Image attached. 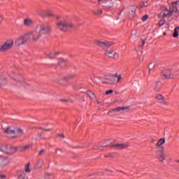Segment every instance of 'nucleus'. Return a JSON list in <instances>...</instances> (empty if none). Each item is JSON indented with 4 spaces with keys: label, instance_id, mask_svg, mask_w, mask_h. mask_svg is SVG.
<instances>
[{
    "label": "nucleus",
    "instance_id": "f03ea898",
    "mask_svg": "<svg viewBox=\"0 0 179 179\" xmlns=\"http://www.w3.org/2000/svg\"><path fill=\"white\" fill-rule=\"evenodd\" d=\"M122 80V76L121 74L115 73L108 76L105 80L102 81L104 85H117Z\"/></svg>",
    "mask_w": 179,
    "mask_h": 179
},
{
    "label": "nucleus",
    "instance_id": "dca6fc26",
    "mask_svg": "<svg viewBox=\"0 0 179 179\" xmlns=\"http://www.w3.org/2000/svg\"><path fill=\"white\" fill-rule=\"evenodd\" d=\"M19 150V147L8 146L7 150V155H15Z\"/></svg>",
    "mask_w": 179,
    "mask_h": 179
},
{
    "label": "nucleus",
    "instance_id": "a878e982",
    "mask_svg": "<svg viewBox=\"0 0 179 179\" xmlns=\"http://www.w3.org/2000/svg\"><path fill=\"white\" fill-rule=\"evenodd\" d=\"M31 146L32 145L29 144L22 147H18V149L20 150V152H26V150H27V149H29V148H31Z\"/></svg>",
    "mask_w": 179,
    "mask_h": 179
},
{
    "label": "nucleus",
    "instance_id": "f257e3e1",
    "mask_svg": "<svg viewBox=\"0 0 179 179\" xmlns=\"http://www.w3.org/2000/svg\"><path fill=\"white\" fill-rule=\"evenodd\" d=\"M52 31V27L50 24L41 22L36 25L35 29L30 32L29 37L32 41H38L43 34H50Z\"/></svg>",
    "mask_w": 179,
    "mask_h": 179
},
{
    "label": "nucleus",
    "instance_id": "c03bdc74",
    "mask_svg": "<svg viewBox=\"0 0 179 179\" xmlns=\"http://www.w3.org/2000/svg\"><path fill=\"white\" fill-rule=\"evenodd\" d=\"M148 20V15H145L142 17L141 20H143V22H145Z\"/></svg>",
    "mask_w": 179,
    "mask_h": 179
},
{
    "label": "nucleus",
    "instance_id": "9d476101",
    "mask_svg": "<svg viewBox=\"0 0 179 179\" xmlns=\"http://www.w3.org/2000/svg\"><path fill=\"white\" fill-rule=\"evenodd\" d=\"M129 110V106H119L108 112V115H113V112Z\"/></svg>",
    "mask_w": 179,
    "mask_h": 179
},
{
    "label": "nucleus",
    "instance_id": "423d86ee",
    "mask_svg": "<svg viewBox=\"0 0 179 179\" xmlns=\"http://www.w3.org/2000/svg\"><path fill=\"white\" fill-rule=\"evenodd\" d=\"M11 78L15 82H17V83H20V85L24 86V87L29 86V85H27L24 83V78L20 74H16L15 73H13V76H11Z\"/></svg>",
    "mask_w": 179,
    "mask_h": 179
},
{
    "label": "nucleus",
    "instance_id": "39448f33",
    "mask_svg": "<svg viewBox=\"0 0 179 179\" xmlns=\"http://www.w3.org/2000/svg\"><path fill=\"white\" fill-rule=\"evenodd\" d=\"M27 40H29V36L22 35L15 40V44L17 47H20L24 45L27 43Z\"/></svg>",
    "mask_w": 179,
    "mask_h": 179
},
{
    "label": "nucleus",
    "instance_id": "4d7b16f0",
    "mask_svg": "<svg viewBox=\"0 0 179 179\" xmlns=\"http://www.w3.org/2000/svg\"><path fill=\"white\" fill-rule=\"evenodd\" d=\"M143 6H146L145 5V3H143Z\"/></svg>",
    "mask_w": 179,
    "mask_h": 179
},
{
    "label": "nucleus",
    "instance_id": "5701e85b",
    "mask_svg": "<svg viewBox=\"0 0 179 179\" xmlns=\"http://www.w3.org/2000/svg\"><path fill=\"white\" fill-rule=\"evenodd\" d=\"M112 148H115L116 149H125V148H128V145H126V144H113V145H112Z\"/></svg>",
    "mask_w": 179,
    "mask_h": 179
},
{
    "label": "nucleus",
    "instance_id": "de8ad7c7",
    "mask_svg": "<svg viewBox=\"0 0 179 179\" xmlns=\"http://www.w3.org/2000/svg\"><path fill=\"white\" fill-rule=\"evenodd\" d=\"M3 21V16L0 15V24L2 23Z\"/></svg>",
    "mask_w": 179,
    "mask_h": 179
},
{
    "label": "nucleus",
    "instance_id": "a18cd8bd",
    "mask_svg": "<svg viewBox=\"0 0 179 179\" xmlns=\"http://www.w3.org/2000/svg\"><path fill=\"white\" fill-rule=\"evenodd\" d=\"M106 157H115V153L109 154L106 155Z\"/></svg>",
    "mask_w": 179,
    "mask_h": 179
},
{
    "label": "nucleus",
    "instance_id": "a19ab883",
    "mask_svg": "<svg viewBox=\"0 0 179 179\" xmlns=\"http://www.w3.org/2000/svg\"><path fill=\"white\" fill-rule=\"evenodd\" d=\"M114 93V90H110L106 92L105 94L108 95V94H113Z\"/></svg>",
    "mask_w": 179,
    "mask_h": 179
},
{
    "label": "nucleus",
    "instance_id": "864d4df0",
    "mask_svg": "<svg viewBox=\"0 0 179 179\" xmlns=\"http://www.w3.org/2000/svg\"><path fill=\"white\" fill-rule=\"evenodd\" d=\"M149 71H152V69L150 68V66H149Z\"/></svg>",
    "mask_w": 179,
    "mask_h": 179
},
{
    "label": "nucleus",
    "instance_id": "c9c22d12",
    "mask_svg": "<svg viewBox=\"0 0 179 179\" xmlns=\"http://www.w3.org/2000/svg\"><path fill=\"white\" fill-rule=\"evenodd\" d=\"M178 31H179V27H177L174 29V33L173 34V37H175V38H177V37H178Z\"/></svg>",
    "mask_w": 179,
    "mask_h": 179
},
{
    "label": "nucleus",
    "instance_id": "7ed1b4c3",
    "mask_svg": "<svg viewBox=\"0 0 179 179\" xmlns=\"http://www.w3.org/2000/svg\"><path fill=\"white\" fill-rule=\"evenodd\" d=\"M56 26L57 29L61 31H68V29H73V27H75V25H73V24L68 20L57 22L56 23Z\"/></svg>",
    "mask_w": 179,
    "mask_h": 179
},
{
    "label": "nucleus",
    "instance_id": "680f3d73",
    "mask_svg": "<svg viewBox=\"0 0 179 179\" xmlns=\"http://www.w3.org/2000/svg\"><path fill=\"white\" fill-rule=\"evenodd\" d=\"M1 1H5V0H1Z\"/></svg>",
    "mask_w": 179,
    "mask_h": 179
},
{
    "label": "nucleus",
    "instance_id": "6e6552de",
    "mask_svg": "<svg viewBox=\"0 0 179 179\" xmlns=\"http://www.w3.org/2000/svg\"><path fill=\"white\" fill-rule=\"evenodd\" d=\"M10 163L9 158L5 156H0V167H6Z\"/></svg>",
    "mask_w": 179,
    "mask_h": 179
},
{
    "label": "nucleus",
    "instance_id": "20e7f679",
    "mask_svg": "<svg viewBox=\"0 0 179 179\" xmlns=\"http://www.w3.org/2000/svg\"><path fill=\"white\" fill-rule=\"evenodd\" d=\"M15 42L13 39H8L0 47V52H6L9 51L13 47Z\"/></svg>",
    "mask_w": 179,
    "mask_h": 179
},
{
    "label": "nucleus",
    "instance_id": "13d9d810",
    "mask_svg": "<svg viewBox=\"0 0 179 179\" xmlns=\"http://www.w3.org/2000/svg\"><path fill=\"white\" fill-rule=\"evenodd\" d=\"M166 34H167L166 32H164V36H166Z\"/></svg>",
    "mask_w": 179,
    "mask_h": 179
},
{
    "label": "nucleus",
    "instance_id": "37998d69",
    "mask_svg": "<svg viewBox=\"0 0 179 179\" xmlns=\"http://www.w3.org/2000/svg\"><path fill=\"white\" fill-rule=\"evenodd\" d=\"M161 16H162V17H167V16H169L167 14H166V13L164 11H162L160 13Z\"/></svg>",
    "mask_w": 179,
    "mask_h": 179
},
{
    "label": "nucleus",
    "instance_id": "c756f323",
    "mask_svg": "<svg viewBox=\"0 0 179 179\" xmlns=\"http://www.w3.org/2000/svg\"><path fill=\"white\" fill-rule=\"evenodd\" d=\"M8 146L6 145H1L0 147V151L1 152H3L4 153H6V155H7V153H8Z\"/></svg>",
    "mask_w": 179,
    "mask_h": 179
},
{
    "label": "nucleus",
    "instance_id": "f704fd0d",
    "mask_svg": "<svg viewBox=\"0 0 179 179\" xmlns=\"http://www.w3.org/2000/svg\"><path fill=\"white\" fill-rule=\"evenodd\" d=\"M100 145L103 150L104 148H107L108 146V140H105L102 142V144H100Z\"/></svg>",
    "mask_w": 179,
    "mask_h": 179
},
{
    "label": "nucleus",
    "instance_id": "4be33fe9",
    "mask_svg": "<svg viewBox=\"0 0 179 179\" xmlns=\"http://www.w3.org/2000/svg\"><path fill=\"white\" fill-rule=\"evenodd\" d=\"M44 166V159H39L35 164V169H41Z\"/></svg>",
    "mask_w": 179,
    "mask_h": 179
},
{
    "label": "nucleus",
    "instance_id": "7c9ffc66",
    "mask_svg": "<svg viewBox=\"0 0 179 179\" xmlns=\"http://www.w3.org/2000/svg\"><path fill=\"white\" fill-rule=\"evenodd\" d=\"M164 143H166V140L164 138H160L157 143V146L160 148V146H163Z\"/></svg>",
    "mask_w": 179,
    "mask_h": 179
},
{
    "label": "nucleus",
    "instance_id": "a211bd4d",
    "mask_svg": "<svg viewBox=\"0 0 179 179\" xmlns=\"http://www.w3.org/2000/svg\"><path fill=\"white\" fill-rule=\"evenodd\" d=\"M15 134L12 136V138H19V135H23V130L20 127H17L15 129Z\"/></svg>",
    "mask_w": 179,
    "mask_h": 179
},
{
    "label": "nucleus",
    "instance_id": "3c124183",
    "mask_svg": "<svg viewBox=\"0 0 179 179\" xmlns=\"http://www.w3.org/2000/svg\"><path fill=\"white\" fill-rule=\"evenodd\" d=\"M43 131H51V129H43Z\"/></svg>",
    "mask_w": 179,
    "mask_h": 179
},
{
    "label": "nucleus",
    "instance_id": "603ef678",
    "mask_svg": "<svg viewBox=\"0 0 179 179\" xmlns=\"http://www.w3.org/2000/svg\"><path fill=\"white\" fill-rule=\"evenodd\" d=\"M97 104H103V103L97 101Z\"/></svg>",
    "mask_w": 179,
    "mask_h": 179
},
{
    "label": "nucleus",
    "instance_id": "473e14b6",
    "mask_svg": "<svg viewBox=\"0 0 179 179\" xmlns=\"http://www.w3.org/2000/svg\"><path fill=\"white\" fill-rule=\"evenodd\" d=\"M135 12H136V8L134 6H131L129 8V13L131 15H135Z\"/></svg>",
    "mask_w": 179,
    "mask_h": 179
},
{
    "label": "nucleus",
    "instance_id": "aec40b11",
    "mask_svg": "<svg viewBox=\"0 0 179 179\" xmlns=\"http://www.w3.org/2000/svg\"><path fill=\"white\" fill-rule=\"evenodd\" d=\"M173 12L175 13H179V1L173 2L171 3Z\"/></svg>",
    "mask_w": 179,
    "mask_h": 179
},
{
    "label": "nucleus",
    "instance_id": "f8f14e48",
    "mask_svg": "<svg viewBox=\"0 0 179 179\" xmlns=\"http://www.w3.org/2000/svg\"><path fill=\"white\" fill-rule=\"evenodd\" d=\"M23 24L25 27H31V26L34 25V20L31 18H25L24 19Z\"/></svg>",
    "mask_w": 179,
    "mask_h": 179
},
{
    "label": "nucleus",
    "instance_id": "6ab92c4d",
    "mask_svg": "<svg viewBox=\"0 0 179 179\" xmlns=\"http://www.w3.org/2000/svg\"><path fill=\"white\" fill-rule=\"evenodd\" d=\"M45 16H46V17H55V19L57 20L61 19V16L55 15V14H54L51 10L47 11L45 14Z\"/></svg>",
    "mask_w": 179,
    "mask_h": 179
},
{
    "label": "nucleus",
    "instance_id": "2f4dec72",
    "mask_svg": "<svg viewBox=\"0 0 179 179\" xmlns=\"http://www.w3.org/2000/svg\"><path fill=\"white\" fill-rule=\"evenodd\" d=\"M74 78H76V75L75 74H69L67 76L64 77V80H71V79H74Z\"/></svg>",
    "mask_w": 179,
    "mask_h": 179
},
{
    "label": "nucleus",
    "instance_id": "052dcab7",
    "mask_svg": "<svg viewBox=\"0 0 179 179\" xmlns=\"http://www.w3.org/2000/svg\"><path fill=\"white\" fill-rule=\"evenodd\" d=\"M143 44H145V41H143Z\"/></svg>",
    "mask_w": 179,
    "mask_h": 179
},
{
    "label": "nucleus",
    "instance_id": "1a4fd4ad",
    "mask_svg": "<svg viewBox=\"0 0 179 179\" xmlns=\"http://www.w3.org/2000/svg\"><path fill=\"white\" fill-rule=\"evenodd\" d=\"M98 45H99V47H101V48H102L103 50H108V48H109V47H111V45H113V42H108L107 41H105L103 42L101 41H98Z\"/></svg>",
    "mask_w": 179,
    "mask_h": 179
},
{
    "label": "nucleus",
    "instance_id": "bf43d9fd",
    "mask_svg": "<svg viewBox=\"0 0 179 179\" xmlns=\"http://www.w3.org/2000/svg\"><path fill=\"white\" fill-rule=\"evenodd\" d=\"M176 163H179V159L176 160Z\"/></svg>",
    "mask_w": 179,
    "mask_h": 179
},
{
    "label": "nucleus",
    "instance_id": "79ce46f5",
    "mask_svg": "<svg viewBox=\"0 0 179 179\" xmlns=\"http://www.w3.org/2000/svg\"><path fill=\"white\" fill-rule=\"evenodd\" d=\"M44 153H45V150H41L38 152V156H42L43 155H44Z\"/></svg>",
    "mask_w": 179,
    "mask_h": 179
},
{
    "label": "nucleus",
    "instance_id": "8fccbe9b",
    "mask_svg": "<svg viewBox=\"0 0 179 179\" xmlns=\"http://www.w3.org/2000/svg\"><path fill=\"white\" fill-rule=\"evenodd\" d=\"M59 136H60V138H65V136L64 134H59Z\"/></svg>",
    "mask_w": 179,
    "mask_h": 179
},
{
    "label": "nucleus",
    "instance_id": "4c0bfd02",
    "mask_svg": "<svg viewBox=\"0 0 179 179\" xmlns=\"http://www.w3.org/2000/svg\"><path fill=\"white\" fill-rule=\"evenodd\" d=\"M45 179H54L55 176H54V175H52L51 173H46L45 176Z\"/></svg>",
    "mask_w": 179,
    "mask_h": 179
},
{
    "label": "nucleus",
    "instance_id": "6e6d98bb",
    "mask_svg": "<svg viewBox=\"0 0 179 179\" xmlns=\"http://www.w3.org/2000/svg\"><path fill=\"white\" fill-rule=\"evenodd\" d=\"M92 96H94V97H95L96 96L94 95V93H92Z\"/></svg>",
    "mask_w": 179,
    "mask_h": 179
},
{
    "label": "nucleus",
    "instance_id": "412c9836",
    "mask_svg": "<svg viewBox=\"0 0 179 179\" xmlns=\"http://www.w3.org/2000/svg\"><path fill=\"white\" fill-rule=\"evenodd\" d=\"M162 82L157 81L156 83H155L153 86L154 90L155 92H160V90L162 89Z\"/></svg>",
    "mask_w": 179,
    "mask_h": 179
},
{
    "label": "nucleus",
    "instance_id": "5fc2aeb1",
    "mask_svg": "<svg viewBox=\"0 0 179 179\" xmlns=\"http://www.w3.org/2000/svg\"><path fill=\"white\" fill-rule=\"evenodd\" d=\"M38 129H43V127H38Z\"/></svg>",
    "mask_w": 179,
    "mask_h": 179
},
{
    "label": "nucleus",
    "instance_id": "58836bf2",
    "mask_svg": "<svg viewBox=\"0 0 179 179\" xmlns=\"http://www.w3.org/2000/svg\"><path fill=\"white\" fill-rule=\"evenodd\" d=\"M164 23H166V20H161L159 21L158 25L159 26V27H162V26H163L164 24Z\"/></svg>",
    "mask_w": 179,
    "mask_h": 179
},
{
    "label": "nucleus",
    "instance_id": "e433bc0d",
    "mask_svg": "<svg viewBox=\"0 0 179 179\" xmlns=\"http://www.w3.org/2000/svg\"><path fill=\"white\" fill-rule=\"evenodd\" d=\"M24 170L26 173H30V171H31V170L30 169V163H27V164H25Z\"/></svg>",
    "mask_w": 179,
    "mask_h": 179
},
{
    "label": "nucleus",
    "instance_id": "0eeeda50",
    "mask_svg": "<svg viewBox=\"0 0 179 179\" xmlns=\"http://www.w3.org/2000/svg\"><path fill=\"white\" fill-rule=\"evenodd\" d=\"M103 55H105V57H107V58H110L111 59H114L115 58H118V57H120L118 52H114V50L108 49L105 50Z\"/></svg>",
    "mask_w": 179,
    "mask_h": 179
},
{
    "label": "nucleus",
    "instance_id": "09e8293b",
    "mask_svg": "<svg viewBox=\"0 0 179 179\" xmlns=\"http://www.w3.org/2000/svg\"><path fill=\"white\" fill-rule=\"evenodd\" d=\"M0 178L5 179V178H6V176L0 174Z\"/></svg>",
    "mask_w": 179,
    "mask_h": 179
},
{
    "label": "nucleus",
    "instance_id": "72a5a7b5",
    "mask_svg": "<svg viewBox=\"0 0 179 179\" xmlns=\"http://www.w3.org/2000/svg\"><path fill=\"white\" fill-rule=\"evenodd\" d=\"M18 179H29V178H27V177L26 176V173H24V172H20V173H18Z\"/></svg>",
    "mask_w": 179,
    "mask_h": 179
},
{
    "label": "nucleus",
    "instance_id": "b1692460",
    "mask_svg": "<svg viewBox=\"0 0 179 179\" xmlns=\"http://www.w3.org/2000/svg\"><path fill=\"white\" fill-rule=\"evenodd\" d=\"M99 2V5H101V6H106L107 3H111V0H97Z\"/></svg>",
    "mask_w": 179,
    "mask_h": 179
},
{
    "label": "nucleus",
    "instance_id": "ea45409f",
    "mask_svg": "<svg viewBox=\"0 0 179 179\" xmlns=\"http://www.w3.org/2000/svg\"><path fill=\"white\" fill-rule=\"evenodd\" d=\"M103 13V10H96V11H94V14L95 15H101Z\"/></svg>",
    "mask_w": 179,
    "mask_h": 179
},
{
    "label": "nucleus",
    "instance_id": "f3484780",
    "mask_svg": "<svg viewBox=\"0 0 179 179\" xmlns=\"http://www.w3.org/2000/svg\"><path fill=\"white\" fill-rule=\"evenodd\" d=\"M164 13L168 15L169 17H170V16H173V15H174V10L173 8V6H170L169 9H168L167 8H165L164 10Z\"/></svg>",
    "mask_w": 179,
    "mask_h": 179
},
{
    "label": "nucleus",
    "instance_id": "4468645a",
    "mask_svg": "<svg viewBox=\"0 0 179 179\" xmlns=\"http://www.w3.org/2000/svg\"><path fill=\"white\" fill-rule=\"evenodd\" d=\"M155 98L161 101V104H164V106H169V102L164 100V96H163V94H157L155 96Z\"/></svg>",
    "mask_w": 179,
    "mask_h": 179
},
{
    "label": "nucleus",
    "instance_id": "ddd939ff",
    "mask_svg": "<svg viewBox=\"0 0 179 179\" xmlns=\"http://www.w3.org/2000/svg\"><path fill=\"white\" fill-rule=\"evenodd\" d=\"M177 76H178V74L165 73L162 74V79H176V78H177Z\"/></svg>",
    "mask_w": 179,
    "mask_h": 179
},
{
    "label": "nucleus",
    "instance_id": "2eb2a0df",
    "mask_svg": "<svg viewBox=\"0 0 179 179\" xmlns=\"http://www.w3.org/2000/svg\"><path fill=\"white\" fill-rule=\"evenodd\" d=\"M4 132L6 134H8V135H10L11 136V138H12V136H14V135L15 134V129H13L12 127H6L4 129Z\"/></svg>",
    "mask_w": 179,
    "mask_h": 179
},
{
    "label": "nucleus",
    "instance_id": "cd10ccee",
    "mask_svg": "<svg viewBox=\"0 0 179 179\" xmlns=\"http://www.w3.org/2000/svg\"><path fill=\"white\" fill-rule=\"evenodd\" d=\"M91 150H98L99 152L103 150V148H101V145L100 144H96L91 148Z\"/></svg>",
    "mask_w": 179,
    "mask_h": 179
},
{
    "label": "nucleus",
    "instance_id": "49530a36",
    "mask_svg": "<svg viewBox=\"0 0 179 179\" xmlns=\"http://www.w3.org/2000/svg\"><path fill=\"white\" fill-rule=\"evenodd\" d=\"M60 101H62V103H68V99H60Z\"/></svg>",
    "mask_w": 179,
    "mask_h": 179
},
{
    "label": "nucleus",
    "instance_id": "9b49d317",
    "mask_svg": "<svg viewBox=\"0 0 179 179\" xmlns=\"http://www.w3.org/2000/svg\"><path fill=\"white\" fill-rule=\"evenodd\" d=\"M157 159H158V162H164L166 160V153H164V151H159L157 152Z\"/></svg>",
    "mask_w": 179,
    "mask_h": 179
},
{
    "label": "nucleus",
    "instance_id": "c85d7f7f",
    "mask_svg": "<svg viewBox=\"0 0 179 179\" xmlns=\"http://www.w3.org/2000/svg\"><path fill=\"white\" fill-rule=\"evenodd\" d=\"M59 54V52H57L55 53H48V58H50V59H54L57 55Z\"/></svg>",
    "mask_w": 179,
    "mask_h": 179
},
{
    "label": "nucleus",
    "instance_id": "393cba45",
    "mask_svg": "<svg viewBox=\"0 0 179 179\" xmlns=\"http://www.w3.org/2000/svg\"><path fill=\"white\" fill-rule=\"evenodd\" d=\"M8 80H6V77L5 76H0V86H3L7 85Z\"/></svg>",
    "mask_w": 179,
    "mask_h": 179
},
{
    "label": "nucleus",
    "instance_id": "bb28decb",
    "mask_svg": "<svg viewBox=\"0 0 179 179\" xmlns=\"http://www.w3.org/2000/svg\"><path fill=\"white\" fill-rule=\"evenodd\" d=\"M58 65H59L62 68H65L67 65L66 60H64L62 59H59Z\"/></svg>",
    "mask_w": 179,
    "mask_h": 179
}]
</instances>
